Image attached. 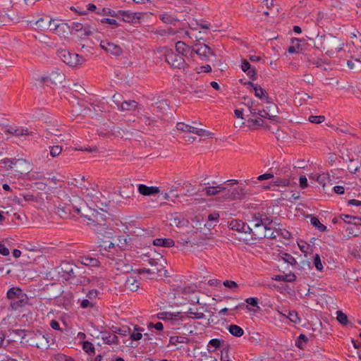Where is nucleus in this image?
I'll return each mask as SVG.
<instances>
[{
    "mask_svg": "<svg viewBox=\"0 0 361 361\" xmlns=\"http://www.w3.org/2000/svg\"><path fill=\"white\" fill-rule=\"evenodd\" d=\"M272 223L270 217L263 213H256L251 221L252 228L247 235L252 240H261L266 238V228Z\"/></svg>",
    "mask_w": 361,
    "mask_h": 361,
    "instance_id": "nucleus-1",
    "label": "nucleus"
},
{
    "mask_svg": "<svg viewBox=\"0 0 361 361\" xmlns=\"http://www.w3.org/2000/svg\"><path fill=\"white\" fill-rule=\"evenodd\" d=\"M82 200L78 197L68 199V203L59 202L56 204V213L63 219H67L71 216L72 209H74L78 214L80 212V204Z\"/></svg>",
    "mask_w": 361,
    "mask_h": 361,
    "instance_id": "nucleus-2",
    "label": "nucleus"
},
{
    "mask_svg": "<svg viewBox=\"0 0 361 361\" xmlns=\"http://www.w3.org/2000/svg\"><path fill=\"white\" fill-rule=\"evenodd\" d=\"M166 61L173 68L183 69L187 67V63L184 57L180 54H177L172 49H166L164 53Z\"/></svg>",
    "mask_w": 361,
    "mask_h": 361,
    "instance_id": "nucleus-3",
    "label": "nucleus"
},
{
    "mask_svg": "<svg viewBox=\"0 0 361 361\" xmlns=\"http://www.w3.org/2000/svg\"><path fill=\"white\" fill-rule=\"evenodd\" d=\"M75 268L76 266L73 264L63 262L60 266L56 268V271L63 279L68 281L76 277Z\"/></svg>",
    "mask_w": 361,
    "mask_h": 361,
    "instance_id": "nucleus-4",
    "label": "nucleus"
},
{
    "mask_svg": "<svg viewBox=\"0 0 361 361\" xmlns=\"http://www.w3.org/2000/svg\"><path fill=\"white\" fill-rule=\"evenodd\" d=\"M59 56L62 61L70 66H76L84 61V59L80 55L72 54L66 50L59 51Z\"/></svg>",
    "mask_w": 361,
    "mask_h": 361,
    "instance_id": "nucleus-5",
    "label": "nucleus"
},
{
    "mask_svg": "<svg viewBox=\"0 0 361 361\" xmlns=\"http://www.w3.org/2000/svg\"><path fill=\"white\" fill-rule=\"evenodd\" d=\"M30 345L39 349H47L49 347V341L45 334L40 331L33 333L30 339Z\"/></svg>",
    "mask_w": 361,
    "mask_h": 361,
    "instance_id": "nucleus-6",
    "label": "nucleus"
},
{
    "mask_svg": "<svg viewBox=\"0 0 361 361\" xmlns=\"http://www.w3.org/2000/svg\"><path fill=\"white\" fill-rule=\"evenodd\" d=\"M192 52L196 53L201 60L207 61L214 52L205 44H195L192 46Z\"/></svg>",
    "mask_w": 361,
    "mask_h": 361,
    "instance_id": "nucleus-7",
    "label": "nucleus"
},
{
    "mask_svg": "<svg viewBox=\"0 0 361 361\" xmlns=\"http://www.w3.org/2000/svg\"><path fill=\"white\" fill-rule=\"evenodd\" d=\"M89 221H91L90 224H92L94 226V230L98 235V238H106L109 239L112 238L113 237V230L106 226V224H98L96 223V220L92 219H89Z\"/></svg>",
    "mask_w": 361,
    "mask_h": 361,
    "instance_id": "nucleus-8",
    "label": "nucleus"
},
{
    "mask_svg": "<svg viewBox=\"0 0 361 361\" xmlns=\"http://www.w3.org/2000/svg\"><path fill=\"white\" fill-rule=\"evenodd\" d=\"M114 269L116 274H123L130 273L133 271L132 264L128 262L126 259H118L115 262Z\"/></svg>",
    "mask_w": 361,
    "mask_h": 361,
    "instance_id": "nucleus-9",
    "label": "nucleus"
},
{
    "mask_svg": "<svg viewBox=\"0 0 361 361\" xmlns=\"http://www.w3.org/2000/svg\"><path fill=\"white\" fill-rule=\"evenodd\" d=\"M100 47L102 49L114 56H120L123 54V49L121 47L107 40L101 41Z\"/></svg>",
    "mask_w": 361,
    "mask_h": 361,
    "instance_id": "nucleus-10",
    "label": "nucleus"
},
{
    "mask_svg": "<svg viewBox=\"0 0 361 361\" xmlns=\"http://www.w3.org/2000/svg\"><path fill=\"white\" fill-rule=\"evenodd\" d=\"M228 226L231 230L236 231L246 235H247L250 231V226L243 221L238 219H233L231 221Z\"/></svg>",
    "mask_w": 361,
    "mask_h": 361,
    "instance_id": "nucleus-11",
    "label": "nucleus"
},
{
    "mask_svg": "<svg viewBox=\"0 0 361 361\" xmlns=\"http://www.w3.org/2000/svg\"><path fill=\"white\" fill-rule=\"evenodd\" d=\"M170 224L176 227H186L188 225V221L181 213H173L169 218Z\"/></svg>",
    "mask_w": 361,
    "mask_h": 361,
    "instance_id": "nucleus-12",
    "label": "nucleus"
},
{
    "mask_svg": "<svg viewBox=\"0 0 361 361\" xmlns=\"http://www.w3.org/2000/svg\"><path fill=\"white\" fill-rule=\"evenodd\" d=\"M28 302V298L25 293L22 292L17 298L11 301L10 307L12 310H16L24 307Z\"/></svg>",
    "mask_w": 361,
    "mask_h": 361,
    "instance_id": "nucleus-13",
    "label": "nucleus"
},
{
    "mask_svg": "<svg viewBox=\"0 0 361 361\" xmlns=\"http://www.w3.org/2000/svg\"><path fill=\"white\" fill-rule=\"evenodd\" d=\"M114 102L118 106V109L121 111H133L135 109L138 105V103L135 100L124 101L120 104L119 101L116 100V95L113 96Z\"/></svg>",
    "mask_w": 361,
    "mask_h": 361,
    "instance_id": "nucleus-14",
    "label": "nucleus"
},
{
    "mask_svg": "<svg viewBox=\"0 0 361 361\" xmlns=\"http://www.w3.org/2000/svg\"><path fill=\"white\" fill-rule=\"evenodd\" d=\"M137 190L140 195L144 196H151L155 194H158L160 192L159 187L147 186L144 184L138 185Z\"/></svg>",
    "mask_w": 361,
    "mask_h": 361,
    "instance_id": "nucleus-15",
    "label": "nucleus"
},
{
    "mask_svg": "<svg viewBox=\"0 0 361 361\" xmlns=\"http://www.w3.org/2000/svg\"><path fill=\"white\" fill-rule=\"evenodd\" d=\"M245 190L241 187H237L232 191L228 190L226 194V197L229 200H241L246 195Z\"/></svg>",
    "mask_w": 361,
    "mask_h": 361,
    "instance_id": "nucleus-16",
    "label": "nucleus"
},
{
    "mask_svg": "<svg viewBox=\"0 0 361 361\" xmlns=\"http://www.w3.org/2000/svg\"><path fill=\"white\" fill-rule=\"evenodd\" d=\"M175 52L183 57H188L190 54H192V49H190V47L182 41L176 42Z\"/></svg>",
    "mask_w": 361,
    "mask_h": 361,
    "instance_id": "nucleus-17",
    "label": "nucleus"
},
{
    "mask_svg": "<svg viewBox=\"0 0 361 361\" xmlns=\"http://www.w3.org/2000/svg\"><path fill=\"white\" fill-rule=\"evenodd\" d=\"M145 331V329L139 327L138 326L135 325L133 326V331L130 329V333H129L130 338L131 339L130 342V346L133 347V341H138L141 340L143 337L142 333Z\"/></svg>",
    "mask_w": 361,
    "mask_h": 361,
    "instance_id": "nucleus-18",
    "label": "nucleus"
},
{
    "mask_svg": "<svg viewBox=\"0 0 361 361\" xmlns=\"http://www.w3.org/2000/svg\"><path fill=\"white\" fill-rule=\"evenodd\" d=\"M120 15L123 16V20L128 23H136L139 20L140 17L137 13L130 12V11L118 10Z\"/></svg>",
    "mask_w": 361,
    "mask_h": 361,
    "instance_id": "nucleus-19",
    "label": "nucleus"
},
{
    "mask_svg": "<svg viewBox=\"0 0 361 361\" xmlns=\"http://www.w3.org/2000/svg\"><path fill=\"white\" fill-rule=\"evenodd\" d=\"M79 262L82 264L87 267H97L100 265V262L97 258L88 255L81 256L79 259Z\"/></svg>",
    "mask_w": 361,
    "mask_h": 361,
    "instance_id": "nucleus-20",
    "label": "nucleus"
},
{
    "mask_svg": "<svg viewBox=\"0 0 361 361\" xmlns=\"http://www.w3.org/2000/svg\"><path fill=\"white\" fill-rule=\"evenodd\" d=\"M243 85H247V88L253 89L255 92V95L257 97L262 99L263 97L265 96L266 91L261 87L258 86L257 84H254L253 82L249 81L243 82Z\"/></svg>",
    "mask_w": 361,
    "mask_h": 361,
    "instance_id": "nucleus-21",
    "label": "nucleus"
},
{
    "mask_svg": "<svg viewBox=\"0 0 361 361\" xmlns=\"http://www.w3.org/2000/svg\"><path fill=\"white\" fill-rule=\"evenodd\" d=\"M50 30L56 31L59 35L65 37L66 34L71 32V26L68 23H61L55 25L54 28H50Z\"/></svg>",
    "mask_w": 361,
    "mask_h": 361,
    "instance_id": "nucleus-22",
    "label": "nucleus"
},
{
    "mask_svg": "<svg viewBox=\"0 0 361 361\" xmlns=\"http://www.w3.org/2000/svg\"><path fill=\"white\" fill-rule=\"evenodd\" d=\"M125 287L131 291H136L139 288V282L136 277L133 276L128 277L125 282Z\"/></svg>",
    "mask_w": 361,
    "mask_h": 361,
    "instance_id": "nucleus-23",
    "label": "nucleus"
},
{
    "mask_svg": "<svg viewBox=\"0 0 361 361\" xmlns=\"http://www.w3.org/2000/svg\"><path fill=\"white\" fill-rule=\"evenodd\" d=\"M82 32L78 35L80 39L86 38L97 31V28L89 23H85L82 27Z\"/></svg>",
    "mask_w": 361,
    "mask_h": 361,
    "instance_id": "nucleus-24",
    "label": "nucleus"
},
{
    "mask_svg": "<svg viewBox=\"0 0 361 361\" xmlns=\"http://www.w3.org/2000/svg\"><path fill=\"white\" fill-rule=\"evenodd\" d=\"M226 190V188L223 187L222 185H218V186H209L206 187L203 191L205 192V194L207 196H212L216 195L219 194L221 192H224Z\"/></svg>",
    "mask_w": 361,
    "mask_h": 361,
    "instance_id": "nucleus-25",
    "label": "nucleus"
},
{
    "mask_svg": "<svg viewBox=\"0 0 361 361\" xmlns=\"http://www.w3.org/2000/svg\"><path fill=\"white\" fill-rule=\"evenodd\" d=\"M340 218L345 223L352 224L355 226L361 225V218L359 216L341 214Z\"/></svg>",
    "mask_w": 361,
    "mask_h": 361,
    "instance_id": "nucleus-26",
    "label": "nucleus"
},
{
    "mask_svg": "<svg viewBox=\"0 0 361 361\" xmlns=\"http://www.w3.org/2000/svg\"><path fill=\"white\" fill-rule=\"evenodd\" d=\"M3 164L6 166H8L9 169H11L13 166H18V165H27V161L25 159H4L3 160Z\"/></svg>",
    "mask_w": 361,
    "mask_h": 361,
    "instance_id": "nucleus-27",
    "label": "nucleus"
},
{
    "mask_svg": "<svg viewBox=\"0 0 361 361\" xmlns=\"http://www.w3.org/2000/svg\"><path fill=\"white\" fill-rule=\"evenodd\" d=\"M153 244L155 246L170 247L174 245V241L171 238H157L154 240Z\"/></svg>",
    "mask_w": 361,
    "mask_h": 361,
    "instance_id": "nucleus-28",
    "label": "nucleus"
},
{
    "mask_svg": "<svg viewBox=\"0 0 361 361\" xmlns=\"http://www.w3.org/2000/svg\"><path fill=\"white\" fill-rule=\"evenodd\" d=\"M63 78V74L58 71H53L49 75V82L54 85L61 83Z\"/></svg>",
    "mask_w": 361,
    "mask_h": 361,
    "instance_id": "nucleus-29",
    "label": "nucleus"
},
{
    "mask_svg": "<svg viewBox=\"0 0 361 361\" xmlns=\"http://www.w3.org/2000/svg\"><path fill=\"white\" fill-rule=\"evenodd\" d=\"M6 133L8 134H12L16 136H21V135H29L30 133L27 128H12L10 127L9 128L6 129L5 130Z\"/></svg>",
    "mask_w": 361,
    "mask_h": 361,
    "instance_id": "nucleus-30",
    "label": "nucleus"
},
{
    "mask_svg": "<svg viewBox=\"0 0 361 361\" xmlns=\"http://www.w3.org/2000/svg\"><path fill=\"white\" fill-rule=\"evenodd\" d=\"M102 340L104 341V343L106 344H112L116 343L117 344L118 343V338L115 334H110V333H104L102 335Z\"/></svg>",
    "mask_w": 361,
    "mask_h": 361,
    "instance_id": "nucleus-31",
    "label": "nucleus"
},
{
    "mask_svg": "<svg viewBox=\"0 0 361 361\" xmlns=\"http://www.w3.org/2000/svg\"><path fill=\"white\" fill-rule=\"evenodd\" d=\"M189 341V338L183 336H173L169 338V343L173 345H177L178 343H188Z\"/></svg>",
    "mask_w": 361,
    "mask_h": 361,
    "instance_id": "nucleus-32",
    "label": "nucleus"
},
{
    "mask_svg": "<svg viewBox=\"0 0 361 361\" xmlns=\"http://www.w3.org/2000/svg\"><path fill=\"white\" fill-rule=\"evenodd\" d=\"M230 334L236 337H240L244 334V330L239 326L231 324L228 327Z\"/></svg>",
    "mask_w": 361,
    "mask_h": 361,
    "instance_id": "nucleus-33",
    "label": "nucleus"
},
{
    "mask_svg": "<svg viewBox=\"0 0 361 361\" xmlns=\"http://www.w3.org/2000/svg\"><path fill=\"white\" fill-rule=\"evenodd\" d=\"M159 19L164 23L166 24H173L176 22L178 21V20L174 17H173L171 15L167 13H163L159 14Z\"/></svg>",
    "mask_w": 361,
    "mask_h": 361,
    "instance_id": "nucleus-34",
    "label": "nucleus"
},
{
    "mask_svg": "<svg viewBox=\"0 0 361 361\" xmlns=\"http://www.w3.org/2000/svg\"><path fill=\"white\" fill-rule=\"evenodd\" d=\"M22 292H23V290L20 288H18V287L11 288L7 292V298L9 300H13L17 298V297L19 296Z\"/></svg>",
    "mask_w": 361,
    "mask_h": 361,
    "instance_id": "nucleus-35",
    "label": "nucleus"
},
{
    "mask_svg": "<svg viewBox=\"0 0 361 361\" xmlns=\"http://www.w3.org/2000/svg\"><path fill=\"white\" fill-rule=\"evenodd\" d=\"M307 341L308 338L305 334H301L295 341V345L300 349H304Z\"/></svg>",
    "mask_w": 361,
    "mask_h": 361,
    "instance_id": "nucleus-36",
    "label": "nucleus"
},
{
    "mask_svg": "<svg viewBox=\"0 0 361 361\" xmlns=\"http://www.w3.org/2000/svg\"><path fill=\"white\" fill-rule=\"evenodd\" d=\"M176 128L178 130L188 133H192L194 130L193 126L185 124L184 123H178L176 125Z\"/></svg>",
    "mask_w": 361,
    "mask_h": 361,
    "instance_id": "nucleus-37",
    "label": "nucleus"
},
{
    "mask_svg": "<svg viewBox=\"0 0 361 361\" xmlns=\"http://www.w3.org/2000/svg\"><path fill=\"white\" fill-rule=\"evenodd\" d=\"M114 334H118L121 336H126L130 333V328L128 326H123L121 328L114 327L113 330Z\"/></svg>",
    "mask_w": 361,
    "mask_h": 361,
    "instance_id": "nucleus-38",
    "label": "nucleus"
},
{
    "mask_svg": "<svg viewBox=\"0 0 361 361\" xmlns=\"http://www.w3.org/2000/svg\"><path fill=\"white\" fill-rule=\"evenodd\" d=\"M336 315H337L336 319L340 324H341L343 325H347L348 324V317L342 311H340V310L337 311Z\"/></svg>",
    "mask_w": 361,
    "mask_h": 361,
    "instance_id": "nucleus-39",
    "label": "nucleus"
},
{
    "mask_svg": "<svg viewBox=\"0 0 361 361\" xmlns=\"http://www.w3.org/2000/svg\"><path fill=\"white\" fill-rule=\"evenodd\" d=\"M82 349L88 354H94L95 348L93 344L89 341H85L82 344Z\"/></svg>",
    "mask_w": 361,
    "mask_h": 361,
    "instance_id": "nucleus-40",
    "label": "nucleus"
},
{
    "mask_svg": "<svg viewBox=\"0 0 361 361\" xmlns=\"http://www.w3.org/2000/svg\"><path fill=\"white\" fill-rule=\"evenodd\" d=\"M161 271V267H157L153 269H147V268H142L138 270V273L140 274H154L155 273L159 274Z\"/></svg>",
    "mask_w": 361,
    "mask_h": 361,
    "instance_id": "nucleus-41",
    "label": "nucleus"
},
{
    "mask_svg": "<svg viewBox=\"0 0 361 361\" xmlns=\"http://www.w3.org/2000/svg\"><path fill=\"white\" fill-rule=\"evenodd\" d=\"M311 224L317 227L320 231H326V226L320 223L317 217H312L310 220Z\"/></svg>",
    "mask_w": 361,
    "mask_h": 361,
    "instance_id": "nucleus-42",
    "label": "nucleus"
},
{
    "mask_svg": "<svg viewBox=\"0 0 361 361\" xmlns=\"http://www.w3.org/2000/svg\"><path fill=\"white\" fill-rule=\"evenodd\" d=\"M257 114L260 117L266 118H268L269 120H274V118L276 116L273 113L268 112L267 109H263L262 111H259Z\"/></svg>",
    "mask_w": 361,
    "mask_h": 361,
    "instance_id": "nucleus-43",
    "label": "nucleus"
},
{
    "mask_svg": "<svg viewBox=\"0 0 361 361\" xmlns=\"http://www.w3.org/2000/svg\"><path fill=\"white\" fill-rule=\"evenodd\" d=\"M62 152V147L59 145H54L50 147V155L52 157H58Z\"/></svg>",
    "mask_w": 361,
    "mask_h": 361,
    "instance_id": "nucleus-44",
    "label": "nucleus"
},
{
    "mask_svg": "<svg viewBox=\"0 0 361 361\" xmlns=\"http://www.w3.org/2000/svg\"><path fill=\"white\" fill-rule=\"evenodd\" d=\"M287 317L289 319L290 322L295 324H298L300 322V319L298 317V314L295 311L289 312Z\"/></svg>",
    "mask_w": 361,
    "mask_h": 361,
    "instance_id": "nucleus-45",
    "label": "nucleus"
},
{
    "mask_svg": "<svg viewBox=\"0 0 361 361\" xmlns=\"http://www.w3.org/2000/svg\"><path fill=\"white\" fill-rule=\"evenodd\" d=\"M71 33L73 34V32H80L82 30V27L84 24H82L78 22H73L71 25Z\"/></svg>",
    "mask_w": 361,
    "mask_h": 361,
    "instance_id": "nucleus-46",
    "label": "nucleus"
},
{
    "mask_svg": "<svg viewBox=\"0 0 361 361\" xmlns=\"http://www.w3.org/2000/svg\"><path fill=\"white\" fill-rule=\"evenodd\" d=\"M282 258L286 262H287L291 265H294L297 263L295 259L290 254L283 253Z\"/></svg>",
    "mask_w": 361,
    "mask_h": 361,
    "instance_id": "nucleus-47",
    "label": "nucleus"
},
{
    "mask_svg": "<svg viewBox=\"0 0 361 361\" xmlns=\"http://www.w3.org/2000/svg\"><path fill=\"white\" fill-rule=\"evenodd\" d=\"M308 120L311 123L319 124L325 120V117L324 116H310Z\"/></svg>",
    "mask_w": 361,
    "mask_h": 361,
    "instance_id": "nucleus-48",
    "label": "nucleus"
},
{
    "mask_svg": "<svg viewBox=\"0 0 361 361\" xmlns=\"http://www.w3.org/2000/svg\"><path fill=\"white\" fill-rule=\"evenodd\" d=\"M174 317H176V315H174L170 312H164L158 314V318L162 320H171L173 319Z\"/></svg>",
    "mask_w": 361,
    "mask_h": 361,
    "instance_id": "nucleus-49",
    "label": "nucleus"
},
{
    "mask_svg": "<svg viewBox=\"0 0 361 361\" xmlns=\"http://www.w3.org/2000/svg\"><path fill=\"white\" fill-rule=\"evenodd\" d=\"M290 184V180L286 178H279L274 182L276 186L286 187Z\"/></svg>",
    "mask_w": 361,
    "mask_h": 361,
    "instance_id": "nucleus-50",
    "label": "nucleus"
},
{
    "mask_svg": "<svg viewBox=\"0 0 361 361\" xmlns=\"http://www.w3.org/2000/svg\"><path fill=\"white\" fill-rule=\"evenodd\" d=\"M188 314L192 319H203L205 317L203 312H193L192 309L189 310Z\"/></svg>",
    "mask_w": 361,
    "mask_h": 361,
    "instance_id": "nucleus-51",
    "label": "nucleus"
},
{
    "mask_svg": "<svg viewBox=\"0 0 361 361\" xmlns=\"http://www.w3.org/2000/svg\"><path fill=\"white\" fill-rule=\"evenodd\" d=\"M103 12L104 15H107L111 17L118 18L120 16L118 11H115L110 8H104Z\"/></svg>",
    "mask_w": 361,
    "mask_h": 361,
    "instance_id": "nucleus-52",
    "label": "nucleus"
},
{
    "mask_svg": "<svg viewBox=\"0 0 361 361\" xmlns=\"http://www.w3.org/2000/svg\"><path fill=\"white\" fill-rule=\"evenodd\" d=\"M59 130L56 128H49L47 130V135H45V137L47 139H49L50 135H54V136H61V134H59Z\"/></svg>",
    "mask_w": 361,
    "mask_h": 361,
    "instance_id": "nucleus-53",
    "label": "nucleus"
},
{
    "mask_svg": "<svg viewBox=\"0 0 361 361\" xmlns=\"http://www.w3.org/2000/svg\"><path fill=\"white\" fill-rule=\"evenodd\" d=\"M314 264L318 271H322L323 269V266L321 262L320 257L317 254L314 256Z\"/></svg>",
    "mask_w": 361,
    "mask_h": 361,
    "instance_id": "nucleus-54",
    "label": "nucleus"
},
{
    "mask_svg": "<svg viewBox=\"0 0 361 361\" xmlns=\"http://www.w3.org/2000/svg\"><path fill=\"white\" fill-rule=\"evenodd\" d=\"M100 22L102 24L108 23L113 27L118 26V23L115 19L104 18L100 20Z\"/></svg>",
    "mask_w": 361,
    "mask_h": 361,
    "instance_id": "nucleus-55",
    "label": "nucleus"
},
{
    "mask_svg": "<svg viewBox=\"0 0 361 361\" xmlns=\"http://www.w3.org/2000/svg\"><path fill=\"white\" fill-rule=\"evenodd\" d=\"M224 286L233 290L237 289L238 287V284L235 281L230 280H226L224 281Z\"/></svg>",
    "mask_w": 361,
    "mask_h": 361,
    "instance_id": "nucleus-56",
    "label": "nucleus"
},
{
    "mask_svg": "<svg viewBox=\"0 0 361 361\" xmlns=\"http://www.w3.org/2000/svg\"><path fill=\"white\" fill-rule=\"evenodd\" d=\"M192 133H195L199 136H208L210 134L208 131H207L204 129L197 128L195 127H194V130H193Z\"/></svg>",
    "mask_w": 361,
    "mask_h": 361,
    "instance_id": "nucleus-57",
    "label": "nucleus"
},
{
    "mask_svg": "<svg viewBox=\"0 0 361 361\" xmlns=\"http://www.w3.org/2000/svg\"><path fill=\"white\" fill-rule=\"evenodd\" d=\"M247 76L252 80H255L257 79V71L255 68H251L249 71L247 72Z\"/></svg>",
    "mask_w": 361,
    "mask_h": 361,
    "instance_id": "nucleus-58",
    "label": "nucleus"
},
{
    "mask_svg": "<svg viewBox=\"0 0 361 361\" xmlns=\"http://www.w3.org/2000/svg\"><path fill=\"white\" fill-rule=\"evenodd\" d=\"M266 238L271 239H275L276 238V235L274 234V231H272V229L269 227V226L266 228Z\"/></svg>",
    "mask_w": 361,
    "mask_h": 361,
    "instance_id": "nucleus-59",
    "label": "nucleus"
},
{
    "mask_svg": "<svg viewBox=\"0 0 361 361\" xmlns=\"http://www.w3.org/2000/svg\"><path fill=\"white\" fill-rule=\"evenodd\" d=\"M221 343V341L217 338L211 339L209 342V345L214 347L215 349L218 348Z\"/></svg>",
    "mask_w": 361,
    "mask_h": 361,
    "instance_id": "nucleus-60",
    "label": "nucleus"
},
{
    "mask_svg": "<svg viewBox=\"0 0 361 361\" xmlns=\"http://www.w3.org/2000/svg\"><path fill=\"white\" fill-rule=\"evenodd\" d=\"M274 177V175L272 173H266L262 175H260L257 177V180L259 181L268 180L270 178H272Z\"/></svg>",
    "mask_w": 361,
    "mask_h": 361,
    "instance_id": "nucleus-61",
    "label": "nucleus"
},
{
    "mask_svg": "<svg viewBox=\"0 0 361 361\" xmlns=\"http://www.w3.org/2000/svg\"><path fill=\"white\" fill-rule=\"evenodd\" d=\"M300 44L298 42L295 45H293L288 47V51L290 54H295L298 53L300 49Z\"/></svg>",
    "mask_w": 361,
    "mask_h": 361,
    "instance_id": "nucleus-62",
    "label": "nucleus"
},
{
    "mask_svg": "<svg viewBox=\"0 0 361 361\" xmlns=\"http://www.w3.org/2000/svg\"><path fill=\"white\" fill-rule=\"evenodd\" d=\"M0 255L3 256H8L9 255V250L1 243H0Z\"/></svg>",
    "mask_w": 361,
    "mask_h": 361,
    "instance_id": "nucleus-63",
    "label": "nucleus"
},
{
    "mask_svg": "<svg viewBox=\"0 0 361 361\" xmlns=\"http://www.w3.org/2000/svg\"><path fill=\"white\" fill-rule=\"evenodd\" d=\"M251 68L250 63L246 60L242 61L241 69L243 72H247Z\"/></svg>",
    "mask_w": 361,
    "mask_h": 361,
    "instance_id": "nucleus-64",
    "label": "nucleus"
}]
</instances>
